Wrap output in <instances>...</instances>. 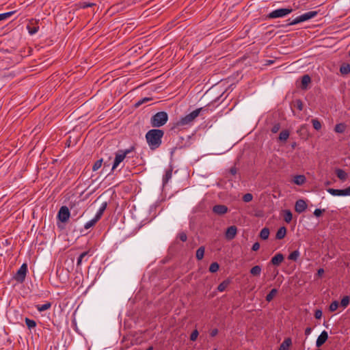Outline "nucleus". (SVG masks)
I'll list each match as a JSON object with an SVG mask.
<instances>
[{"label":"nucleus","instance_id":"5","mask_svg":"<svg viewBox=\"0 0 350 350\" xmlns=\"http://www.w3.org/2000/svg\"><path fill=\"white\" fill-rule=\"evenodd\" d=\"M293 11L291 8H279L271 12L266 16L267 18H282L291 14Z\"/></svg>","mask_w":350,"mask_h":350},{"label":"nucleus","instance_id":"42","mask_svg":"<svg viewBox=\"0 0 350 350\" xmlns=\"http://www.w3.org/2000/svg\"><path fill=\"white\" fill-rule=\"evenodd\" d=\"M252 199H253V196L252 193H245L243 196V200L245 202H249L252 201Z\"/></svg>","mask_w":350,"mask_h":350},{"label":"nucleus","instance_id":"62","mask_svg":"<svg viewBox=\"0 0 350 350\" xmlns=\"http://www.w3.org/2000/svg\"><path fill=\"white\" fill-rule=\"evenodd\" d=\"M323 325H324L326 327H327V325H326L325 322H324Z\"/></svg>","mask_w":350,"mask_h":350},{"label":"nucleus","instance_id":"31","mask_svg":"<svg viewBox=\"0 0 350 350\" xmlns=\"http://www.w3.org/2000/svg\"><path fill=\"white\" fill-rule=\"evenodd\" d=\"M346 129V125L343 123L337 124L334 127V131L338 133H342Z\"/></svg>","mask_w":350,"mask_h":350},{"label":"nucleus","instance_id":"24","mask_svg":"<svg viewBox=\"0 0 350 350\" xmlns=\"http://www.w3.org/2000/svg\"><path fill=\"white\" fill-rule=\"evenodd\" d=\"M261 270L262 268L260 266L256 265L250 269V273L254 276H258L261 273Z\"/></svg>","mask_w":350,"mask_h":350},{"label":"nucleus","instance_id":"45","mask_svg":"<svg viewBox=\"0 0 350 350\" xmlns=\"http://www.w3.org/2000/svg\"><path fill=\"white\" fill-rule=\"evenodd\" d=\"M325 211V209H320V208H317L314 210V215L317 217H319L322 215V214Z\"/></svg>","mask_w":350,"mask_h":350},{"label":"nucleus","instance_id":"22","mask_svg":"<svg viewBox=\"0 0 350 350\" xmlns=\"http://www.w3.org/2000/svg\"><path fill=\"white\" fill-rule=\"evenodd\" d=\"M269 229L268 228H263L260 232L259 237L262 240H267L269 238Z\"/></svg>","mask_w":350,"mask_h":350},{"label":"nucleus","instance_id":"50","mask_svg":"<svg viewBox=\"0 0 350 350\" xmlns=\"http://www.w3.org/2000/svg\"><path fill=\"white\" fill-rule=\"evenodd\" d=\"M94 5H95V3H93L83 2V3H81V7L82 8H87L92 7Z\"/></svg>","mask_w":350,"mask_h":350},{"label":"nucleus","instance_id":"20","mask_svg":"<svg viewBox=\"0 0 350 350\" xmlns=\"http://www.w3.org/2000/svg\"><path fill=\"white\" fill-rule=\"evenodd\" d=\"M306 180V178L304 175H297L294 177L293 183L297 185H302Z\"/></svg>","mask_w":350,"mask_h":350},{"label":"nucleus","instance_id":"63","mask_svg":"<svg viewBox=\"0 0 350 350\" xmlns=\"http://www.w3.org/2000/svg\"><path fill=\"white\" fill-rule=\"evenodd\" d=\"M349 55L350 56V51H349Z\"/></svg>","mask_w":350,"mask_h":350},{"label":"nucleus","instance_id":"16","mask_svg":"<svg viewBox=\"0 0 350 350\" xmlns=\"http://www.w3.org/2000/svg\"><path fill=\"white\" fill-rule=\"evenodd\" d=\"M292 346V340L291 338H286L280 345L278 350H289Z\"/></svg>","mask_w":350,"mask_h":350},{"label":"nucleus","instance_id":"30","mask_svg":"<svg viewBox=\"0 0 350 350\" xmlns=\"http://www.w3.org/2000/svg\"><path fill=\"white\" fill-rule=\"evenodd\" d=\"M299 256V252L298 250H295L289 254L288 258L291 260L296 262L298 260Z\"/></svg>","mask_w":350,"mask_h":350},{"label":"nucleus","instance_id":"23","mask_svg":"<svg viewBox=\"0 0 350 350\" xmlns=\"http://www.w3.org/2000/svg\"><path fill=\"white\" fill-rule=\"evenodd\" d=\"M293 219V214L291 211L288 209L284 211V220L286 223H290Z\"/></svg>","mask_w":350,"mask_h":350},{"label":"nucleus","instance_id":"3","mask_svg":"<svg viewBox=\"0 0 350 350\" xmlns=\"http://www.w3.org/2000/svg\"><path fill=\"white\" fill-rule=\"evenodd\" d=\"M168 120V115L165 111H159L153 115L150 119V124L152 127L159 128Z\"/></svg>","mask_w":350,"mask_h":350},{"label":"nucleus","instance_id":"1","mask_svg":"<svg viewBox=\"0 0 350 350\" xmlns=\"http://www.w3.org/2000/svg\"><path fill=\"white\" fill-rule=\"evenodd\" d=\"M163 135L164 131L157 129H150L146 133V139L151 150H155L161 146Z\"/></svg>","mask_w":350,"mask_h":350},{"label":"nucleus","instance_id":"58","mask_svg":"<svg viewBox=\"0 0 350 350\" xmlns=\"http://www.w3.org/2000/svg\"><path fill=\"white\" fill-rule=\"evenodd\" d=\"M71 211H72L73 212H75V213H72V217H73V216H76V215H77V211L76 210H74V207H71Z\"/></svg>","mask_w":350,"mask_h":350},{"label":"nucleus","instance_id":"44","mask_svg":"<svg viewBox=\"0 0 350 350\" xmlns=\"http://www.w3.org/2000/svg\"><path fill=\"white\" fill-rule=\"evenodd\" d=\"M198 335H199L198 331L197 329L193 330L190 335V340L191 341L196 340Z\"/></svg>","mask_w":350,"mask_h":350},{"label":"nucleus","instance_id":"32","mask_svg":"<svg viewBox=\"0 0 350 350\" xmlns=\"http://www.w3.org/2000/svg\"><path fill=\"white\" fill-rule=\"evenodd\" d=\"M51 306V304L50 302H46V304L43 305H37L36 308L40 312L45 311L48 309H49Z\"/></svg>","mask_w":350,"mask_h":350},{"label":"nucleus","instance_id":"9","mask_svg":"<svg viewBox=\"0 0 350 350\" xmlns=\"http://www.w3.org/2000/svg\"><path fill=\"white\" fill-rule=\"evenodd\" d=\"M327 191L332 196H350V186L344 189L329 188Z\"/></svg>","mask_w":350,"mask_h":350},{"label":"nucleus","instance_id":"34","mask_svg":"<svg viewBox=\"0 0 350 350\" xmlns=\"http://www.w3.org/2000/svg\"><path fill=\"white\" fill-rule=\"evenodd\" d=\"M107 206V203L105 202L102 204V206L100 207L98 211L97 212L96 216H97L99 219L101 218Z\"/></svg>","mask_w":350,"mask_h":350},{"label":"nucleus","instance_id":"12","mask_svg":"<svg viewBox=\"0 0 350 350\" xmlns=\"http://www.w3.org/2000/svg\"><path fill=\"white\" fill-rule=\"evenodd\" d=\"M328 339V334L326 331H323L321 334L318 336L316 341L317 347H321Z\"/></svg>","mask_w":350,"mask_h":350},{"label":"nucleus","instance_id":"26","mask_svg":"<svg viewBox=\"0 0 350 350\" xmlns=\"http://www.w3.org/2000/svg\"><path fill=\"white\" fill-rule=\"evenodd\" d=\"M99 220L100 219L95 215L94 218H93L92 219H91L85 224L84 228L85 229H89L91 227L94 226Z\"/></svg>","mask_w":350,"mask_h":350},{"label":"nucleus","instance_id":"2","mask_svg":"<svg viewBox=\"0 0 350 350\" xmlns=\"http://www.w3.org/2000/svg\"><path fill=\"white\" fill-rule=\"evenodd\" d=\"M317 14L318 12L317 11H310L296 17L295 19L292 21H291V19H288V23L280 25H278V27H287L291 25H295L315 17L317 15Z\"/></svg>","mask_w":350,"mask_h":350},{"label":"nucleus","instance_id":"46","mask_svg":"<svg viewBox=\"0 0 350 350\" xmlns=\"http://www.w3.org/2000/svg\"><path fill=\"white\" fill-rule=\"evenodd\" d=\"M295 103H296V107L299 110V111H301L303 109V107H304V105H303V102L301 99H297L295 100Z\"/></svg>","mask_w":350,"mask_h":350},{"label":"nucleus","instance_id":"29","mask_svg":"<svg viewBox=\"0 0 350 350\" xmlns=\"http://www.w3.org/2000/svg\"><path fill=\"white\" fill-rule=\"evenodd\" d=\"M278 293V290L276 288H273L271 290V291L267 295L265 299L267 301L270 302L273 297L275 296V295Z\"/></svg>","mask_w":350,"mask_h":350},{"label":"nucleus","instance_id":"37","mask_svg":"<svg viewBox=\"0 0 350 350\" xmlns=\"http://www.w3.org/2000/svg\"><path fill=\"white\" fill-rule=\"evenodd\" d=\"M350 302V298L349 296H344L340 301V306L343 308L347 307V306L349 304Z\"/></svg>","mask_w":350,"mask_h":350},{"label":"nucleus","instance_id":"27","mask_svg":"<svg viewBox=\"0 0 350 350\" xmlns=\"http://www.w3.org/2000/svg\"><path fill=\"white\" fill-rule=\"evenodd\" d=\"M340 72L342 75H347L350 72V64H343L340 68Z\"/></svg>","mask_w":350,"mask_h":350},{"label":"nucleus","instance_id":"55","mask_svg":"<svg viewBox=\"0 0 350 350\" xmlns=\"http://www.w3.org/2000/svg\"><path fill=\"white\" fill-rule=\"evenodd\" d=\"M237 172V169L235 166H233L230 169V173L232 174V175H235Z\"/></svg>","mask_w":350,"mask_h":350},{"label":"nucleus","instance_id":"13","mask_svg":"<svg viewBox=\"0 0 350 350\" xmlns=\"http://www.w3.org/2000/svg\"><path fill=\"white\" fill-rule=\"evenodd\" d=\"M228 211V207L223 204H217L213 207V212L217 215H222L226 213Z\"/></svg>","mask_w":350,"mask_h":350},{"label":"nucleus","instance_id":"19","mask_svg":"<svg viewBox=\"0 0 350 350\" xmlns=\"http://www.w3.org/2000/svg\"><path fill=\"white\" fill-rule=\"evenodd\" d=\"M286 234V228L284 226H282L278 230V231L276 232V235H275V239H282L284 238Z\"/></svg>","mask_w":350,"mask_h":350},{"label":"nucleus","instance_id":"10","mask_svg":"<svg viewBox=\"0 0 350 350\" xmlns=\"http://www.w3.org/2000/svg\"><path fill=\"white\" fill-rule=\"evenodd\" d=\"M237 228L235 226H231L226 229L225 237L227 240H232L237 235Z\"/></svg>","mask_w":350,"mask_h":350},{"label":"nucleus","instance_id":"18","mask_svg":"<svg viewBox=\"0 0 350 350\" xmlns=\"http://www.w3.org/2000/svg\"><path fill=\"white\" fill-rule=\"evenodd\" d=\"M336 174L337 177L342 181L346 180L348 176L347 173L342 169H336Z\"/></svg>","mask_w":350,"mask_h":350},{"label":"nucleus","instance_id":"60","mask_svg":"<svg viewBox=\"0 0 350 350\" xmlns=\"http://www.w3.org/2000/svg\"><path fill=\"white\" fill-rule=\"evenodd\" d=\"M295 146H296V143H293V144H292V148H294L295 147Z\"/></svg>","mask_w":350,"mask_h":350},{"label":"nucleus","instance_id":"8","mask_svg":"<svg viewBox=\"0 0 350 350\" xmlns=\"http://www.w3.org/2000/svg\"><path fill=\"white\" fill-rule=\"evenodd\" d=\"M70 216V212L67 206H63L59 208L57 213V218L60 221L63 223L67 222Z\"/></svg>","mask_w":350,"mask_h":350},{"label":"nucleus","instance_id":"36","mask_svg":"<svg viewBox=\"0 0 350 350\" xmlns=\"http://www.w3.org/2000/svg\"><path fill=\"white\" fill-rule=\"evenodd\" d=\"M311 122L315 130L319 131L321 129V123L318 119H312Z\"/></svg>","mask_w":350,"mask_h":350},{"label":"nucleus","instance_id":"49","mask_svg":"<svg viewBox=\"0 0 350 350\" xmlns=\"http://www.w3.org/2000/svg\"><path fill=\"white\" fill-rule=\"evenodd\" d=\"M322 314H323V312H322L321 310H320V309L316 310V311L314 312V317L316 319H320L322 317Z\"/></svg>","mask_w":350,"mask_h":350},{"label":"nucleus","instance_id":"14","mask_svg":"<svg viewBox=\"0 0 350 350\" xmlns=\"http://www.w3.org/2000/svg\"><path fill=\"white\" fill-rule=\"evenodd\" d=\"M311 83V78L308 75H304L301 77L300 88L303 90L308 89L309 84Z\"/></svg>","mask_w":350,"mask_h":350},{"label":"nucleus","instance_id":"25","mask_svg":"<svg viewBox=\"0 0 350 350\" xmlns=\"http://www.w3.org/2000/svg\"><path fill=\"white\" fill-rule=\"evenodd\" d=\"M289 131L288 130H283L279 135V140L281 142H286L289 137Z\"/></svg>","mask_w":350,"mask_h":350},{"label":"nucleus","instance_id":"41","mask_svg":"<svg viewBox=\"0 0 350 350\" xmlns=\"http://www.w3.org/2000/svg\"><path fill=\"white\" fill-rule=\"evenodd\" d=\"M339 306V303L338 301H334L329 306V310L331 312H334L337 310L338 307Z\"/></svg>","mask_w":350,"mask_h":350},{"label":"nucleus","instance_id":"17","mask_svg":"<svg viewBox=\"0 0 350 350\" xmlns=\"http://www.w3.org/2000/svg\"><path fill=\"white\" fill-rule=\"evenodd\" d=\"M231 283V280L229 279V278H227L226 280H224L222 282H221L218 286H217V290L219 291V292H223L224 291L226 288L229 286V284Z\"/></svg>","mask_w":350,"mask_h":350},{"label":"nucleus","instance_id":"57","mask_svg":"<svg viewBox=\"0 0 350 350\" xmlns=\"http://www.w3.org/2000/svg\"><path fill=\"white\" fill-rule=\"evenodd\" d=\"M323 273H324V270H323V269H321H321H319L317 271V275H318L319 276H321V275H322V274H323Z\"/></svg>","mask_w":350,"mask_h":350},{"label":"nucleus","instance_id":"11","mask_svg":"<svg viewBox=\"0 0 350 350\" xmlns=\"http://www.w3.org/2000/svg\"><path fill=\"white\" fill-rule=\"evenodd\" d=\"M307 204L305 200L299 199L296 201L295 205V210L298 213H301L307 208Z\"/></svg>","mask_w":350,"mask_h":350},{"label":"nucleus","instance_id":"51","mask_svg":"<svg viewBox=\"0 0 350 350\" xmlns=\"http://www.w3.org/2000/svg\"><path fill=\"white\" fill-rule=\"evenodd\" d=\"M299 132H300V135H306L307 134V127H306V125L301 126L300 129H299Z\"/></svg>","mask_w":350,"mask_h":350},{"label":"nucleus","instance_id":"53","mask_svg":"<svg viewBox=\"0 0 350 350\" xmlns=\"http://www.w3.org/2000/svg\"><path fill=\"white\" fill-rule=\"evenodd\" d=\"M260 248V243L258 242H256L253 244L252 250L253 251H257Z\"/></svg>","mask_w":350,"mask_h":350},{"label":"nucleus","instance_id":"40","mask_svg":"<svg viewBox=\"0 0 350 350\" xmlns=\"http://www.w3.org/2000/svg\"><path fill=\"white\" fill-rule=\"evenodd\" d=\"M102 163H103V159H100L99 160H97L94 164L92 166V170L93 171H96L98 170L102 165Z\"/></svg>","mask_w":350,"mask_h":350},{"label":"nucleus","instance_id":"4","mask_svg":"<svg viewBox=\"0 0 350 350\" xmlns=\"http://www.w3.org/2000/svg\"><path fill=\"white\" fill-rule=\"evenodd\" d=\"M202 109V107L196 109L185 116L180 118V119L175 123V126H184L191 123L199 116Z\"/></svg>","mask_w":350,"mask_h":350},{"label":"nucleus","instance_id":"47","mask_svg":"<svg viewBox=\"0 0 350 350\" xmlns=\"http://www.w3.org/2000/svg\"><path fill=\"white\" fill-rule=\"evenodd\" d=\"M27 29H28L29 34L33 35L38 31L39 27H31L29 26H27Z\"/></svg>","mask_w":350,"mask_h":350},{"label":"nucleus","instance_id":"48","mask_svg":"<svg viewBox=\"0 0 350 350\" xmlns=\"http://www.w3.org/2000/svg\"><path fill=\"white\" fill-rule=\"evenodd\" d=\"M280 129V124L279 123L275 124L271 128V132L273 133H276Z\"/></svg>","mask_w":350,"mask_h":350},{"label":"nucleus","instance_id":"39","mask_svg":"<svg viewBox=\"0 0 350 350\" xmlns=\"http://www.w3.org/2000/svg\"><path fill=\"white\" fill-rule=\"evenodd\" d=\"M152 100V98L145 97V98L139 100L138 102H137L135 104V107L137 108V107H139L141 105H142L143 103H145Z\"/></svg>","mask_w":350,"mask_h":350},{"label":"nucleus","instance_id":"56","mask_svg":"<svg viewBox=\"0 0 350 350\" xmlns=\"http://www.w3.org/2000/svg\"><path fill=\"white\" fill-rule=\"evenodd\" d=\"M311 332H312L311 327H306L305 329V332H304L305 335L308 336L309 334H310Z\"/></svg>","mask_w":350,"mask_h":350},{"label":"nucleus","instance_id":"35","mask_svg":"<svg viewBox=\"0 0 350 350\" xmlns=\"http://www.w3.org/2000/svg\"><path fill=\"white\" fill-rule=\"evenodd\" d=\"M219 269V265L217 262H212L209 267V271L211 273H215Z\"/></svg>","mask_w":350,"mask_h":350},{"label":"nucleus","instance_id":"6","mask_svg":"<svg viewBox=\"0 0 350 350\" xmlns=\"http://www.w3.org/2000/svg\"><path fill=\"white\" fill-rule=\"evenodd\" d=\"M131 152V149H127L126 150H119L116 154V157L112 165V170H114L117 168V167L119 165V164L123 161L126 156Z\"/></svg>","mask_w":350,"mask_h":350},{"label":"nucleus","instance_id":"61","mask_svg":"<svg viewBox=\"0 0 350 350\" xmlns=\"http://www.w3.org/2000/svg\"><path fill=\"white\" fill-rule=\"evenodd\" d=\"M325 185H330V182H329V181L326 182V183H325Z\"/></svg>","mask_w":350,"mask_h":350},{"label":"nucleus","instance_id":"43","mask_svg":"<svg viewBox=\"0 0 350 350\" xmlns=\"http://www.w3.org/2000/svg\"><path fill=\"white\" fill-rule=\"evenodd\" d=\"M87 254H88V252H84L79 255V256L77 259V266L81 265L83 258L84 257H85L87 256Z\"/></svg>","mask_w":350,"mask_h":350},{"label":"nucleus","instance_id":"33","mask_svg":"<svg viewBox=\"0 0 350 350\" xmlns=\"http://www.w3.org/2000/svg\"><path fill=\"white\" fill-rule=\"evenodd\" d=\"M25 323L29 329L34 328L36 326V322L34 320L30 319L27 317L25 318Z\"/></svg>","mask_w":350,"mask_h":350},{"label":"nucleus","instance_id":"21","mask_svg":"<svg viewBox=\"0 0 350 350\" xmlns=\"http://www.w3.org/2000/svg\"><path fill=\"white\" fill-rule=\"evenodd\" d=\"M172 175V169H169L165 172V175L163 178V185H166L169 180L171 179Z\"/></svg>","mask_w":350,"mask_h":350},{"label":"nucleus","instance_id":"15","mask_svg":"<svg viewBox=\"0 0 350 350\" xmlns=\"http://www.w3.org/2000/svg\"><path fill=\"white\" fill-rule=\"evenodd\" d=\"M284 255L281 253L275 254L271 260V263L275 266H279L284 260Z\"/></svg>","mask_w":350,"mask_h":350},{"label":"nucleus","instance_id":"52","mask_svg":"<svg viewBox=\"0 0 350 350\" xmlns=\"http://www.w3.org/2000/svg\"><path fill=\"white\" fill-rule=\"evenodd\" d=\"M178 237H179L180 240L182 241L183 242L186 241L187 239V236L185 232L180 233Z\"/></svg>","mask_w":350,"mask_h":350},{"label":"nucleus","instance_id":"7","mask_svg":"<svg viewBox=\"0 0 350 350\" xmlns=\"http://www.w3.org/2000/svg\"><path fill=\"white\" fill-rule=\"evenodd\" d=\"M27 272V265L26 263H23L14 275V280H16L18 282L23 283L25 280Z\"/></svg>","mask_w":350,"mask_h":350},{"label":"nucleus","instance_id":"28","mask_svg":"<svg viewBox=\"0 0 350 350\" xmlns=\"http://www.w3.org/2000/svg\"><path fill=\"white\" fill-rule=\"evenodd\" d=\"M204 251L205 248L204 246H201L197 250L196 257L198 260H202L203 258L204 255Z\"/></svg>","mask_w":350,"mask_h":350},{"label":"nucleus","instance_id":"38","mask_svg":"<svg viewBox=\"0 0 350 350\" xmlns=\"http://www.w3.org/2000/svg\"><path fill=\"white\" fill-rule=\"evenodd\" d=\"M15 12H16L15 11H12V12L0 14V21L9 18L12 15H13Z\"/></svg>","mask_w":350,"mask_h":350},{"label":"nucleus","instance_id":"59","mask_svg":"<svg viewBox=\"0 0 350 350\" xmlns=\"http://www.w3.org/2000/svg\"><path fill=\"white\" fill-rule=\"evenodd\" d=\"M146 350H153V347L150 346Z\"/></svg>","mask_w":350,"mask_h":350},{"label":"nucleus","instance_id":"54","mask_svg":"<svg viewBox=\"0 0 350 350\" xmlns=\"http://www.w3.org/2000/svg\"><path fill=\"white\" fill-rule=\"evenodd\" d=\"M218 334V329L217 328H215L212 329L210 332V336L211 337L215 336Z\"/></svg>","mask_w":350,"mask_h":350}]
</instances>
